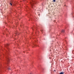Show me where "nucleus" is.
I'll return each mask as SVG.
<instances>
[{"instance_id":"nucleus-6","label":"nucleus","mask_w":74,"mask_h":74,"mask_svg":"<svg viewBox=\"0 0 74 74\" xmlns=\"http://www.w3.org/2000/svg\"><path fill=\"white\" fill-rule=\"evenodd\" d=\"M53 2H55L56 1V0H53Z\"/></svg>"},{"instance_id":"nucleus-7","label":"nucleus","mask_w":74,"mask_h":74,"mask_svg":"<svg viewBox=\"0 0 74 74\" xmlns=\"http://www.w3.org/2000/svg\"><path fill=\"white\" fill-rule=\"evenodd\" d=\"M7 69L8 70H11V69H10L9 68H7Z\"/></svg>"},{"instance_id":"nucleus-11","label":"nucleus","mask_w":74,"mask_h":74,"mask_svg":"<svg viewBox=\"0 0 74 74\" xmlns=\"http://www.w3.org/2000/svg\"><path fill=\"white\" fill-rule=\"evenodd\" d=\"M38 15H40V14H39Z\"/></svg>"},{"instance_id":"nucleus-5","label":"nucleus","mask_w":74,"mask_h":74,"mask_svg":"<svg viewBox=\"0 0 74 74\" xmlns=\"http://www.w3.org/2000/svg\"><path fill=\"white\" fill-rule=\"evenodd\" d=\"M8 44H7L5 46L6 47H7V46H8Z\"/></svg>"},{"instance_id":"nucleus-10","label":"nucleus","mask_w":74,"mask_h":74,"mask_svg":"<svg viewBox=\"0 0 74 74\" xmlns=\"http://www.w3.org/2000/svg\"><path fill=\"white\" fill-rule=\"evenodd\" d=\"M54 22H55V21H54Z\"/></svg>"},{"instance_id":"nucleus-4","label":"nucleus","mask_w":74,"mask_h":74,"mask_svg":"<svg viewBox=\"0 0 74 74\" xmlns=\"http://www.w3.org/2000/svg\"><path fill=\"white\" fill-rule=\"evenodd\" d=\"M62 33H64V30H62Z\"/></svg>"},{"instance_id":"nucleus-9","label":"nucleus","mask_w":74,"mask_h":74,"mask_svg":"<svg viewBox=\"0 0 74 74\" xmlns=\"http://www.w3.org/2000/svg\"><path fill=\"white\" fill-rule=\"evenodd\" d=\"M6 36L7 37L8 36V35H6Z\"/></svg>"},{"instance_id":"nucleus-8","label":"nucleus","mask_w":74,"mask_h":74,"mask_svg":"<svg viewBox=\"0 0 74 74\" xmlns=\"http://www.w3.org/2000/svg\"><path fill=\"white\" fill-rule=\"evenodd\" d=\"M10 5H12V3H10Z\"/></svg>"},{"instance_id":"nucleus-1","label":"nucleus","mask_w":74,"mask_h":74,"mask_svg":"<svg viewBox=\"0 0 74 74\" xmlns=\"http://www.w3.org/2000/svg\"><path fill=\"white\" fill-rule=\"evenodd\" d=\"M36 1H32L30 2V4L32 6H33L34 4H36Z\"/></svg>"},{"instance_id":"nucleus-2","label":"nucleus","mask_w":74,"mask_h":74,"mask_svg":"<svg viewBox=\"0 0 74 74\" xmlns=\"http://www.w3.org/2000/svg\"><path fill=\"white\" fill-rule=\"evenodd\" d=\"M6 60H8V62L9 61V58L8 57H7Z\"/></svg>"},{"instance_id":"nucleus-3","label":"nucleus","mask_w":74,"mask_h":74,"mask_svg":"<svg viewBox=\"0 0 74 74\" xmlns=\"http://www.w3.org/2000/svg\"><path fill=\"white\" fill-rule=\"evenodd\" d=\"M64 74V72H61V73H60V74Z\"/></svg>"},{"instance_id":"nucleus-12","label":"nucleus","mask_w":74,"mask_h":74,"mask_svg":"<svg viewBox=\"0 0 74 74\" xmlns=\"http://www.w3.org/2000/svg\"><path fill=\"white\" fill-rule=\"evenodd\" d=\"M30 74H32L31 73H30Z\"/></svg>"}]
</instances>
